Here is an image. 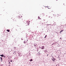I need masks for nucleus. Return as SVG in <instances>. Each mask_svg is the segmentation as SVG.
Segmentation results:
<instances>
[{
    "label": "nucleus",
    "mask_w": 66,
    "mask_h": 66,
    "mask_svg": "<svg viewBox=\"0 0 66 66\" xmlns=\"http://www.w3.org/2000/svg\"><path fill=\"white\" fill-rule=\"evenodd\" d=\"M6 31H7V32H10V30H9V29L7 30Z\"/></svg>",
    "instance_id": "nucleus-6"
},
{
    "label": "nucleus",
    "mask_w": 66,
    "mask_h": 66,
    "mask_svg": "<svg viewBox=\"0 0 66 66\" xmlns=\"http://www.w3.org/2000/svg\"><path fill=\"white\" fill-rule=\"evenodd\" d=\"M18 18H21V20H22V18H21L22 17V16L21 15H18Z\"/></svg>",
    "instance_id": "nucleus-1"
},
{
    "label": "nucleus",
    "mask_w": 66,
    "mask_h": 66,
    "mask_svg": "<svg viewBox=\"0 0 66 66\" xmlns=\"http://www.w3.org/2000/svg\"><path fill=\"white\" fill-rule=\"evenodd\" d=\"M9 66H10V65Z\"/></svg>",
    "instance_id": "nucleus-23"
},
{
    "label": "nucleus",
    "mask_w": 66,
    "mask_h": 66,
    "mask_svg": "<svg viewBox=\"0 0 66 66\" xmlns=\"http://www.w3.org/2000/svg\"><path fill=\"white\" fill-rule=\"evenodd\" d=\"M48 9H51V8H48Z\"/></svg>",
    "instance_id": "nucleus-14"
},
{
    "label": "nucleus",
    "mask_w": 66,
    "mask_h": 66,
    "mask_svg": "<svg viewBox=\"0 0 66 66\" xmlns=\"http://www.w3.org/2000/svg\"><path fill=\"white\" fill-rule=\"evenodd\" d=\"M45 48V47H43V48H42V49H44Z\"/></svg>",
    "instance_id": "nucleus-10"
},
{
    "label": "nucleus",
    "mask_w": 66,
    "mask_h": 66,
    "mask_svg": "<svg viewBox=\"0 0 66 66\" xmlns=\"http://www.w3.org/2000/svg\"><path fill=\"white\" fill-rule=\"evenodd\" d=\"M25 40V41H24V43H27V41H28V40Z\"/></svg>",
    "instance_id": "nucleus-2"
},
{
    "label": "nucleus",
    "mask_w": 66,
    "mask_h": 66,
    "mask_svg": "<svg viewBox=\"0 0 66 66\" xmlns=\"http://www.w3.org/2000/svg\"><path fill=\"white\" fill-rule=\"evenodd\" d=\"M52 60H53V61H54V60L53 59H52Z\"/></svg>",
    "instance_id": "nucleus-13"
},
{
    "label": "nucleus",
    "mask_w": 66,
    "mask_h": 66,
    "mask_svg": "<svg viewBox=\"0 0 66 66\" xmlns=\"http://www.w3.org/2000/svg\"><path fill=\"white\" fill-rule=\"evenodd\" d=\"M64 30H61L60 31V33L61 34L62 33H61V32H63V31Z\"/></svg>",
    "instance_id": "nucleus-4"
},
{
    "label": "nucleus",
    "mask_w": 66,
    "mask_h": 66,
    "mask_svg": "<svg viewBox=\"0 0 66 66\" xmlns=\"http://www.w3.org/2000/svg\"><path fill=\"white\" fill-rule=\"evenodd\" d=\"M28 45V44H25V46H27V45Z\"/></svg>",
    "instance_id": "nucleus-11"
},
{
    "label": "nucleus",
    "mask_w": 66,
    "mask_h": 66,
    "mask_svg": "<svg viewBox=\"0 0 66 66\" xmlns=\"http://www.w3.org/2000/svg\"><path fill=\"white\" fill-rule=\"evenodd\" d=\"M52 12H53V11L52 10Z\"/></svg>",
    "instance_id": "nucleus-16"
},
{
    "label": "nucleus",
    "mask_w": 66,
    "mask_h": 66,
    "mask_svg": "<svg viewBox=\"0 0 66 66\" xmlns=\"http://www.w3.org/2000/svg\"><path fill=\"white\" fill-rule=\"evenodd\" d=\"M12 19L13 20V21H16V20L14 18H13Z\"/></svg>",
    "instance_id": "nucleus-3"
},
{
    "label": "nucleus",
    "mask_w": 66,
    "mask_h": 66,
    "mask_svg": "<svg viewBox=\"0 0 66 66\" xmlns=\"http://www.w3.org/2000/svg\"><path fill=\"white\" fill-rule=\"evenodd\" d=\"M14 48L15 49L16 48L15 47H14Z\"/></svg>",
    "instance_id": "nucleus-17"
},
{
    "label": "nucleus",
    "mask_w": 66,
    "mask_h": 66,
    "mask_svg": "<svg viewBox=\"0 0 66 66\" xmlns=\"http://www.w3.org/2000/svg\"><path fill=\"white\" fill-rule=\"evenodd\" d=\"M46 37H47V35H46V36L44 38H46Z\"/></svg>",
    "instance_id": "nucleus-12"
},
{
    "label": "nucleus",
    "mask_w": 66,
    "mask_h": 66,
    "mask_svg": "<svg viewBox=\"0 0 66 66\" xmlns=\"http://www.w3.org/2000/svg\"><path fill=\"white\" fill-rule=\"evenodd\" d=\"M4 55H3V54L0 55V56H2V57H3Z\"/></svg>",
    "instance_id": "nucleus-5"
},
{
    "label": "nucleus",
    "mask_w": 66,
    "mask_h": 66,
    "mask_svg": "<svg viewBox=\"0 0 66 66\" xmlns=\"http://www.w3.org/2000/svg\"><path fill=\"white\" fill-rule=\"evenodd\" d=\"M49 7L47 6V7Z\"/></svg>",
    "instance_id": "nucleus-15"
},
{
    "label": "nucleus",
    "mask_w": 66,
    "mask_h": 66,
    "mask_svg": "<svg viewBox=\"0 0 66 66\" xmlns=\"http://www.w3.org/2000/svg\"><path fill=\"white\" fill-rule=\"evenodd\" d=\"M40 19V17H39V16H38V19Z\"/></svg>",
    "instance_id": "nucleus-9"
},
{
    "label": "nucleus",
    "mask_w": 66,
    "mask_h": 66,
    "mask_svg": "<svg viewBox=\"0 0 66 66\" xmlns=\"http://www.w3.org/2000/svg\"><path fill=\"white\" fill-rule=\"evenodd\" d=\"M60 39H61V38H60Z\"/></svg>",
    "instance_id": "nucleus-19"
},
{
    "label": "nucleus",
    "mask_w": 66,
    "mask_h": 66,
    "mask_svg": "<svg viewBox=\"0 0 66 66\" xmlns=\"http://www.w3.org/2000/svg\"><path fill=\"white\" fill-rule=\"evenodd\" d=\"M33 61V60H32V59H30V62H31V61Z\"/></svg>",
    "instance_id": "nucleus-7"
},
{
    "label": "nucleus",
    "mask_w": 66,
    "mask_h": 66,
    "mask_svg": "<svg viewBox=\"0 0 66 66\" xmlns=\"http://www.w3.org/2000/svg\"><path fill=\"white\" fill-rule=\"evenodd\" d=\"M1 59L2 62V57H1Z\"/></svg>",
    "instance_id": "nucleus-8"
},
{
    "label": "nucleus",
    "mask_w": 66,
    "mask_h": 66,
    "mask_svg": "<svg viewBox=\"0 0 66 66\" xmlns=\"http://www.w3.org/2000/svg\"><path fill=\"white\" fill-rule=\"evenodd\" d=\"M56 0V1H57V0Z\"/></svg>",
    "instance_id": "nucleus-21"
},
{
    "label": "nucleus",
    "mask_w": 66,
    "mask_h": 66,
    "mask_svg": "<svg viewBox=\"0 0 66 66\" xmlns=\"http://www.w3.org/2000/svg\"><path fill=\"white\" fill-rule=\"evenodd\" d=\"M27 26H28V24L27 25Z\"/></svg>",
    "instance_id": "nucleus-22"
},
{
    "label": "nucleus",
    "mask_w": 66,
    "mask_h": 66,
    "mask_svg": "<svg viewBox=\"0 0 66 66\" xmlns=\"http://www.w3.org/2000/svg\"><path fill=\"white\" fill-rule=\"evenodd\" d=\"M47 55L48 56V54H47Z\"/></svg>",
    "instance_id": "nucleus-18"
},
{
    "label": "nucleus",
    "mask_w": 66,
    "mask_h": 66,
    "mask_svg": "<svg viewBox=\"0 0 66 66\" xmlns=\"http://www.w3.org/2000/svg\"><path fill=\"white\" fill-rule=\"evenodd\" d=\"M29 24H28V25H29Z\"/></svg>",
    "instance_id": "nucleus-20"
}]
</instances>
